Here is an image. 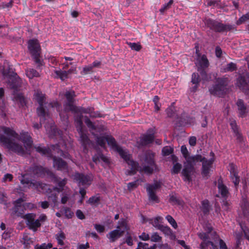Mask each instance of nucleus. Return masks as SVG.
<instances>
[{
	"label": "nucleus",
	"instance_id": "nucleus-16",
	"mask_svg": "<svg viewBox=\"0 0 249 249\" xmlns=\"http://www.w3.org/2000/svg\"><path fill=\"white\" fill-rule=\"evenodd\" d=\"M26 201V198L23 197L20 198L14 202L15 206L12 209V213L17 216H20L23 217L25 215L24 214V211L23 210V206L21 203Z\"/></svg>",
	"mask_w": 249,
	"mask_h": 249
},
{
	"label": "nucleus",
	"instance_id": "nucleus-24",
	"mask_svg": "<svg viewBox=\"0 0 249 249\" xmlns=\"http://www.w3.org/2000/svg\"><path fill=\"white\" fill-rule=\"evenodd\" d=\"M237 67L236 64L231 62L225 66H223L221 68V71L222 72H232L236 70Z\"/></svg>",
	"mask_w": 249,
	"mask_h": 249
},
{
	"label": "nucleus",
	"instance_id": "nucleus-21",
	"mask_svg": "<svg viewBox=\"0 0 249 249\" xmlns=\"http://www.w3.org/2000/svg\"><path fill=\"white\" fill-rule=\"evenodd\" d=\"M154 133H147L141 138L140 143L142 145H145L151 143L154 140Z\"/></svg>",
	"mask_w": 249,
	"mask_h": 249
},
{
	"label": "nucleus",
	"instance_id": "nucleus-20",
	"mask_svg": "<svg viewBox=\"0 0 249 249\" xmlns=\"http://www.w3.org/2000/svg\"><path fill=\"white\" fill-rule=\"evenodd\" d=\"M236 105L238 107V111L239 116L244 117L247 112L246 106L244 104L243 101L239 99L237 101Z\"/></svg>",
	"mask_w": 249,
	"mask_h": 249
},
{
	"label": "nucleus",
	"instance_id": "nucleus-56",
	"mask_svg": "<svg viewBox=\"0 0 249 249\" xmlns=\"http://www.w3.org/2000/svg\"><path fill=\"white\" fill-rule=\"evenodd\" d=\"M66 183V180L65 179H64L61 181H58V186L60 187V188H55L56 190H57L58 192H61L62 191V188L65 186V185Z\"/></svg>",
	"mask_w": 249,
	"mask_h": 249
},
{
	"label": "nucleus",
	"instance_id": "nucleus-3",
	"mask_svg": "<svg viewBox=\"0 0 249 249\" xmlns=\"http://www.w3.org/2000/svg\"><path fill=\"white\" fill-rule=\"evenodd\" d=\"M181 152L185 159L184 168L182 171V175L185 181H190L191 180V176L194 171V166L198 162H202V175L205 177L209 176L211 168L214 161L213 158L207 160L200 155L190 156L185 145H182L181 147Z\"/></svg>",
	"mask_w": 249,
	"mask_h": 249
},
{
	"label": "nucleus",
	"instance_id": "nucleus-25",
	"mask_svg": "<svg viewBox=\"0 0 249 249\" xmlns=\"http://www.w3.org/2000/svg\"><path fill=\"white\" fill-rule=\"evenodd\" d=\"M230 125L233 132L235 133L237 137V139H238L239 142H241L243 140L242 137L241 136V134L238 131L237 125L236 124L235 121L234 120H230Z\"/></svg>",
	"mask_w": 249,
	"mask_h": 249
},
{
	"label": "nucleus",
	"instance_id": "nucleus-33",
	"mask_svg": "<svg viewBox=\"0 0 249 249\" xmlns=\"http://www.w3.org/2000/svg\"><path fill=\"white\" fill-rule=\"evenodd\" d=\"M159 230L162 231L164 234L167 236H171L173 234L171 229L168 226L162 225L159 228Z\"/></svg>",
	"mask_w": 249,
	"mask_h": 249
},
{
	"label": "nucleus",
	"instance_id": "nucleus-49",
	"mask_svg": "<svg viewBox=\"0 0 249 249\" xmlns=\"http://www.w3.org/2000/svg\"><path fill=\"white\" fill-rule=\"evenodd\" d=\"M172 151L173 149L170 146L164 147L162 150V152L164 156L169 155Z\"/></svg>",
	"mask_w": 249,
	"mask_h": 249
},
{
	"label": "nucleus",
	"instance_id": "nucleus-34",
	"mask_svg": "<svg viewBox=\"0 0 249 249\" xmlns=\"http://www.w3.org/2000/svg\"><path fill=\"white\" fill-rule=\"evenodd\" d=\"M35 148L36 151L41 154L42 155H48L49 154V149L43 147H42L41 145H39L37 146H35Z\"/></svg>",
	"mask_w": 249,
	"mask_h": 249
},
{
	"label": "nucleus",
	"instance_id": "nucleus-32",
	"mask_svg": "<svg viewBox=\"0 0 249 249\" xmlns=\"http://www.w3.org/2000/svg\"><path fill=\"white\" fill-rule=\"evenodd\" d=\"M100 200V196L98 195H96L90 197L87 202L91 205H98L99 203Z\"/></svg>",
	"mask_w": 249,
	"mask_h": 249
},
{
	"label": "nucleus",
	"instance_id": "nucleus-27",
	"mask_svg": "<svg viewBox=\"0 0 249 249\" xmlns=\"http://www.w3.org/2000/svg\"><path fill=\"white\" fill-rule=\"evenodd\" d=\"M163 218L161 216H157L153 219L148 220L149 223L151 224L154 227L159 229V228L161 226L160 223L162 222Z\"/></svg>",
	"mask_w": 249,
	"mask_h": 249
},
{
	"label": "nucleus",
	"instance_id": "nucleus-9",
	"mask_svg": "<svg viewBox=\"0 0 249 249\" xmlns=\"http://www.w3.org/2000/svg\"><path fill=\"white\" fill-rule=\"evenodd\" d=\"M205 24L208 27L215 32H220L231 29L229 25H224L211 19H206Z\"/></svg>",
	"mask_w": 249,
	"mask_h": 249
},
{
	"label": "nucleus",
	"instance_id": "nucleus-61",
	"mask_svg": "<svg viewBox=\"0 0 249 249\" xmlns=\"http://www.w3.org/2000/svg\"><path fill=\"white\" fill-rule=\"evenodd\" d=\"M248 19H249V13L241 17L238 20V22L239 23H241Z\"/></svg>",
	"mask_w": 249,
	"mask_h": 249
},
{
	"label": "nucleus",
	"instance_id": "nucleus-60",
	"mask_svg": "<svg viewBox=\"0 0 249 249\" xmlns=\"http://www.w3.org/2000/svg\"><path fill=\"white\" fill-rule=\"evenodd\" d=\"M248 19H249V13L241 17L238 20V22L239 23H241Z\"/></svg>",
	"mask_w": 249,
	"mask_h": 249
},
{
	"label": "nucleus",
	"instance_id": "nucleus-23",
	"mask_svg": "<svg viewBox=\"0 0 249 249\" xmlns=\"http://www.w3.org/2000/svg\"><path fill=\"white\" fill-rule=\"evenodd\" d=\"M169 202L174 205H180L182 206L183 202L181 200L177 195L174 193H171L170 196Z\"/></svg>",
	"mask_w": 249,
	"mask_h": 249
},
{
	"label": "nucleus",
	"instance_id": "nucleus-63",
	"mask_svg": "<svg viewBox=\"0 0 249 249\" xmlns=\"http://www.w3.org/2000/svg\"><path fill=\"white\" fill-rule=\"evenodd\" d=\"M68 73V75L72 74V73H76V65L73 66L68 71H66Z\"/></svg>",
	"mask_w": 249,
	"mask_h": 249
},
{
	"label": "nucleus",
	"instance_id": "nucleus-2",
	"mask_svg": "<svg viewBox=\"0 0 249 249\" xmlns=\"http://www.w3.org/2000/svg\"><path fill=\"white\" fill-rule=\"evenodd\" d=\"M3 130L8 136L0 135V142L6 148L20 155L31 153L33 149V141L28 132H22L20 133V138L24 143L23 146L20 143V139L15 136V132L14 131L6 127H5Z\"/></svg>",
	"mask_w": 249,
	"mask_h": 249
},
{
	"label": "nucleus",
	"instance_id": "nucleus-28",
	"mask_svg": "<svg viewBox=\"0 0 249 249\" xmlns=\"http://www.w3.org/2000/svg\"><path fill=\"white\" fill-rule=\"evenodd\" d=\"M26 74L29 79H32L34 77H38L40 76L39 73L36 70L32 68L27 69L26 70Z\"/></svg>",
	"mask_w": 249,
	"mask_h": 249
},
{
	"label": "nucleus",
	"instance_id": "nucleus-54",
	"mask_svg": "<svg viewBox=\"0 0 249 249\" xmlns=\"http://www.w3.org/2000/svg\"><path fill=\"white\" fill-rule=\"evenodd\" d=\"M85 123L87 125L89 128L92 130L95 129V126L93 124V123L90 121V120L86 118L85 119Z\"/></svg>",
	"mask_w": 249,
	"mask_h": 249
},
{
	"label": "nucleus",
	"instance_id": "nucleus-35",
	"mask_svg": "<svg viewBox=\"0 0 249 249\" xmlns=\"http://www.w3.org/2000/svg\"><path fill=\"white\" fill-rule=\"evenodd\" d=\"M191 81L193 84L196 85L194 88V89L196 90L197 87V85L198 84V83L200 82V78H199V75L197 73H193L192 74V81Z\"/></svg>",
	"mask_w": 249,
	"mask_h": 249
},
{
	"label": "nucleus",
	"instance_id": "nucleus-12",
	"mask_svg": "<svg viewBox=\"0 0 249 249\" xmlns=\"http://www.w3.org/2000/svg\"><path fill=\"white\" fill-rule=\"evenodd\" d=\"M65 95L67 99V102L64 105L65 111H77V107L73 105V98L75 96L74 92L72 90L67 91Z\"/></svg>",
	"mask_w": 249,
	"mask_h": 249
},
{
	"label": "nucleus",
	"instance_id": "nucleus-22",
	"mask_svg": "<svg viewBox=\"0 0 249 249\" xmlns=\"http://www.w3.org/2000/svg\"><path fill=\"white\" fill-rule=\"evenodd\" d=\"M197 234L199 237L203 240V241L200 244V249H208V246L210 245V241L208 240V235L204 232H199Z\"/></svg>",
	"mask_w": 249,
	"mask_h": 249
},
{
	"label": "nucleus",
	"instance_id": "nucleus-13",
	"mask_svg": "<svg viewBox=\"0 0 249 249\" xmlns=\"http://www.w3.org/2000/svg\"><path fill=\"white\" fill-rule=\"evenodd\" d=\"M36 215L35 213H28L25 214L22 218L26 220V224L29 229L33 230L34 231L41 226L38 220L35 219Z\"/></svg>",
	"mask_w": 249,
	"mask_h": 249
},
{
	"label": "nucleus",
	"instance_id": "nucleus-1",
	"mask_svg": "<svg viewBox=\"0 0 249 249\" xmlns=\"http://www.w3.org/2000/svg\"><path fill=\"white\" fill-rule=\"evenodd\" d=\"M106 140L108 144L117 151L130 166V170L128 171L127 173L128 175L134 174L138 170L140 172H144L148 174H151L156 169L154 160V155L152 152H145L141 156L142 166L139 167L138 164L131 160V155L127 151L117 144L113 138L108 136L107 137Z\"/></svg>",
	"mask_w": 249,
	"mask_h": 249
},
{
	"label": "nucleus",
	"instance_id": "nucleus-45",
	"mask_svg": "<svg viewBox=\"0 0 249 249\" xmlns=\"http://www.w3.org/2000/svg\"><path fill=\"white\" fill-rule=\"evenodd\" d=\"M101 160L105 162H109L108 159L106 157H105V156H104L103 154H99L98 157H93V160L95 162H96L97 161V160Z\"/></svg>",
	"mask_w": 249,
	"mask_h": 249
},
{
	"label": "nucleus",
	"instance_id": "nucleus-51",
	"mask_svg": "<svg viewBox=\"0 0 249 249\" xmlns=\"http://www.w3.org/2000/svg\"><path fill=\"white\" fill-rule=\"evenodd\" d=\"M48 198L50 201H52L53 203L54 206L57 205V197L56 194H52L49 196Z\"/></svg>",
	"mask_w": 249,
	"mask_h": 249
},
{
	"label": "nucleus",
	"instance_id": "nucleus-37",
	"mask_svg": "<svg viewBox=\"0 0 249 249\" xmlns=\"http://www.w3.org/2000/svg\"><path fill=\"white\" fill-rule=\"evenodd\" d=\"M56 238L59 245H64L63 240L65 238V235L64 232L60 231L56 234Z\"/></svg>",
	"mask_w": 249,
	"mask_h": 249
},
{
	"label": "nucleus",
	"instance_id": "nucleus-30",
	"mask_svg": "<svg viewBox=\"0 0 249 249\" xmlns=\"http://www.w3.org/2000/svg\"><path fill=\"white\" fill-rule=\"evenodd\" d=\"M231 178L235 187H236L240 181V179L237 174L233 169H231Z\"/></svg>",
	"mask_w": 249,
	"mask_h": 249
},
{
	"label": "nucleus",
	"instance_id": "nucleus-40",
	"mask_svg": "<svg viewBox=\"0 0 249 249\" xmlns=\"http://www.w3.org/2000/svg\"><path fill=\"white\" fill-rule=\"evenodd\" d=\"M140 182H142V180L138 179L134 182H130L127 184V188L129 190H132L136 188L139 184Z\"/></svg>",
	"mask_w": 249,
	"mask_h": 249
},
{
	"label": "nucleus",
	"instance_id": "nucleus-55",
	"mask_svg": "<svg viewBox=\"0 0 249 249\" xmlns=\"http://www.w3.org/2000/svg\"><path fill=\"white\" fill-rule=\"evenodd\" d=\"M23 207L25 209L32 210L36 208V205L32 203H26L24 204Z\"/></svg>",
	"mask_w": 249,
	"mask_h": 249
},
{
	"label": "nucleus",
	"instance_id": "nucleus-43",
	"mask_svg": "<svg viewBox=\"0 0 249 249\" xmlns=\"http://www.w3.org/2000/svg\"><path fill=\"white\" fill-rule=\"evenodd\" d=\"M129 47L133 50L136 51H139L141 48L142 46L139 43H127Z\"/></svg>",
	"mask_w": 249,
	"mask_h": 249
},
{
	"label": "nucleus",
	"instance_id": "nucleus-59",
	"mask_svg": "<svg viewBox=\"0 0 249 249\" xmlns=\"http://www.w3.org/2000/svg\"><path fill=\"white\" fill-rule=\"evenodd\" d=\"M166 113L167 116L169 117H171L173 116L174 112V107L172 106L169 107L166 109Z\"/></svg>",
	"mask_w": 249,
	"mask_h": 249
},
{
	"label": "nucleus",
	"instance_id": "nucleus-44",
	"mask_svg": "<svg viewBox=\"0 0 249 249\" xmlns=\"http://www.w3.org/2000/svg\"><path fill=\"white\" fill-rule=\"evenodd\" d=\"M45 169L42 167L36 166L34 170V173L37 176H41L44 173Z\"/></svg>",
	"mask_w": 249,
	"mask_h": 249
},
{
	"label": "nucleus",
	"instance_id": "nucleus-41",
	"mask_svg": "<svg viewBox=\"0 0 249 249\" xmlns=\"http://www.w3.org/2000/svg\"><path fill=\"white\" fill-rule=\"evenodd\" d=\"M22 242L24 244H27L26 245L25 247L26 249L28 248V245H30L31 243L33 242L32 240L31 239V238L28 236L27 234H24L23 237L22 238Z\"/></svg>",
	"mask_w": 249,
	"mask_h": 249
},
{
	"label": "nucleus",
	"instance_id": "nucleus-62",
	"mask_svg": "<svg viewBox=\"0 0 249 249\" xmlns=\"http://www.w3.org/2000/svg\"><path fill=\"white\" fill-rule=\"evenodd\" d=\"M196 138L195 136H192L190 138L189 142L191 146H195L196 144Z\"/></svg>",
	"mask_w": 249,
	"mask_h": 249
},
{
	"label": "nucleus",
	"instance_id": "nucleus-39",
	"mask_svg": "<svg viewBox=\"0 0 249 249\" xmlns=\"http://www.w3.org/2000/svg\"><path fill=\"white\" fill-rule=\"evenodd\" d=\"M173 0H170L168 3H165L163 5V6L160 9V12L161 14H163L164 11L167 10L171 7V5L173 3Z\"/></svg>",
	"mask_w": 249,
	"mask_h": 249
},
{
	"label": "nucleus",
	"instance_id": "nucleus-53",
	"mask_svg": "<svg viewBox=\"0 0 249 249\" xmlns=\"http://www.w3.org/2000/svg\"><path fill=\"white\" fill-rule=\"evenodd\" d=\"M139 237L142 240L147 241L150 239V236L148 233L142 232L140 235H139Z\"/></svg>",
	"mask_w": 249,
	"mask_h": 249
},
{
	"label": "nucleus",
	"instance_id": "nucleus-19",
	"mask_svg": "<svg viewBox=\"0 0 249 249\" xmlns=\"http://www.w3.org/2000/svg\"><path fill=\"white\" fill-rule=\"evenodd\" d=\"M53 167L58 170H63L67 169V165L61 159L54 157L53 158Z\"/></svg>",
	"mask_w": 249,
	"mask_h": 249
},
{
	"label": "nucleus",
	"instance_id": "nucleus-6",
	"mask_svg": "<svg viewBox=\"0 0 249 249\" xmlns=\"http://www.w3.org/2000/svg\"><path fill=\"white\" fill-rule=\"evenodd\" d=\"M196 53L197 54V58L195 62V64L197 67V71H200L202 79L208 80L205 77H206V72L205 71V69L209 66V60L205 55H201L199 53L198 50H196Z\"/></svg>",
	"mask_w": 249,
	"mask_h": 249
},
{
	"label": "nucleus",
	"instance_id": "nucleus-36",
	"mask_svg": "<svg viewBox=\"0 0 249 249\" xmlns=\"http://www.w3.org/2000/svg\"><path fill=\"white\" fill-rule=\"evenodd\" d=\"M61 212H63L65 216L68 218H71L73 216V213L71 211V209L68 207H63Z\"/></svg>",
	"mask_w": 249,
	"mask_h": 249
},
{
	"label": "nucleus",
	"instance_id": "nucleus-50",
	"mask_svg": "<svg viewBox=\"0 0 249 249\" xmlns=\"http://www.w3.org/2000/svg\"><path fill=\"white\" fill-rule=\"evenodd\" d=\"M181 168V165L179 163H177L174 164L173 169L172 173L178 174L180 171Z\"/></svg>",
	"mask_w": 249,
	"mask_h": 249
},
{
	"label": "nucleus",
	"instance_id": "nucleus-46",
	"mask_svg": "<svg viewBox=\"0 0 249 249\" xmlns=\"http://www.w3.org/2000/svg\"><path fill=\"white\" fill-rule=\"evenodd\" d=\"M203 228L206 231H207V233H205L207 235H208V239H210L209 237V233L211 232L212 230V227L211 224L209 223H204L203 224Z\"/></svg>",
	"mask_w": 249,
	"mask_h": 249
},
{
	"label": "nucleus",
	"instance_id": "nucleus-8",
	"mask_svg": "<svg viewBox=\"0 0 249 249\" xmlns=\"http://www.w3.org/2000/svg\"><path fill=\"white\" fill-rule=\"evenodd\" d=\"M217 84L210 89L211 94L218 96H222L225 92V87L228 83L227 78H218L216 79Z\"/></svg>",
	"mask_w": 249,
	"mask_h": 249
},
{
	"label": "nucleus",
	"instance_id": "nucleus-47",
	"mask_svg": "<svg viewBox=\"0 0 249 249\" xmlns=\"http://www.w3.org/2000/svg\"><path fill=\"white\" fill-rule=\"evenodd\" d=\"M93 67L91 65L86 66L83 68V71L81 73L84 75L87 74L89 73L92 72Z\"/></svg>",
	"mask_w": 249,
	"mask_h": 249
},
{
	"label": "nucleus",
	"instance_id": "nucleus-29",
	"mask_svg": "<svg viewBox=\"0 0 249 249\" xmlns=\"http://www.w3.org/2000/svg\"><path fill=\"white\" fill-rule=\"evenodd\" d=\"M54 73L56 74V78H60L61 80H64L69 77V75L66 71H55Z\"/></svg>",
	"mask_w": 249,
	"mask_h": 249
},
{
	"label": "nucleus",
	"instance_id": "nucleus-42",
	"mask_svg": "<svg viewBox=\"0 0 249 249\" xmlns=\"http://www.w3.org/2000/svg\"><path fill=\"white\" fill-rule=\"evenodd\" d=\"M166 219L174 228H177V223L172 216L170 215H168L166 216Z\"/></svg>",
	"mask_w": 249,
	"mask_h": 249
},
{
	"label": "nucleus",
	"instance_id": "nucleus-48",
	"mask_svg": "<svg viewBox=\"0 0 249 249\" xmlns=\"http://www.w3.org/2000/svg\"><path fill=\"white\" fill-rule=\"evenodd\" d=\"M107 137H98L97 139V142L98 144L101 147H104L106 145L107 142Z\"/></svg>",
	"mask_w": 249,
	"mask_h": 249
},
{
	"label": "nucleus",
	"instance_id": "nucleus-31",
	"mask_svg": "<svg viewBox=\"0 0 249 249\" xmlns=\"http://www.w3.org/2000/svg\"><path fill=\"white\" fill-rule=\"evenodd\" d=\"M162 239V237L157 232H153L150 238L151 241L152 242H161Z\"/></svg>",
	"mask_w": 249,
	"mask_h": 249
},
{
	"label": "nucleus",
	"instance_id": "nucleus-10",
	"mask_svg": "<svg viewBox=\"0 0 249 249\" xmlns=\"http://www.w3.org/2000/svg\"><path fill=\"white\" fill-rule=\"evenodd\" d=\"M21 183L23 184H28L29 187L35 188L38 190V191L42 193L47 192L48 189V186L39 182H32L26 178V176H22V179L20 180Z\"/></svg>",
	"mask_w": 249,
	"mask_h": 249
},
{
	"label": "nucleus",
	"instance_id": "nucleus-64",
	"mask_svg": "<svg viewBox=\"0 0 249 249\" xmlns=\"http://www.w3.org/2000/svg\"><path fill=\"white\" fill-rule=\"evenodd\" d=\"M76 214L77 217L80 219H84L85 218L84 214H83V212L80 210H77Z\"/></svg>",
	"mask_w": 249,
	"mask_h": 249
},
{
	"label": "nucleus",
	"instance_id": "nucleus-58",
	"mask_svg": "<svg viewBox=\"0 0 249 249\" xmlns=\"http://www.w3.org/2000/svg\"><path fill=\"white\" fill-rule=\"evenodd\" d=\"M94 228L98 232L100 233L104 232L105 231L104 226L100 224H95Z\"/></svg>",
	"mask_w": 249,
	"mask_h": 249
},
{
	"label": "nucleus",
	"instance_id": "nucleus-26",
	"mask_svg": "<svg viewBox=\"0 0 249 249\" xmlns=\"http://www.w3.org/2000/svg\"><path fill=\"white\" fill-rule=\"evenodd\" d=\"M218 188L219 192L223 197H225L228 194V190L227 187L224 185L221 179L218 180Z\"/></svg>",
	"mask_w": 249,
	"mask_h": 249
},
{
	"label": "nucleus",
	"instance_id": "nucleus-57",
	"mask_svg": "<svg viewBox=\"0 0 249 249\" xmlns=\"http://www.w3.org/2000/svg\"><path fill=\"white\" fill-rule=\"evenodd\" d=\"M13 179V175L10 174H6L4 175L2 178V181L3 182L11 181Z\"/></svg>",
	"mask_w": 249,
	"mask_h": 249
},
{
	"label": "nucleus",
	"instance_id": "nucleus-17",
	"mask_svg": "<svg viewBox=\"0 0 249 249\" xmlns=\"http://www.w3.org/2000/svg\"><path fill=\"white\" fill-rule=\"evenodd\" d=\"M74 178L79 181L80 185H89L91 182L92 178L89 176H86L83 174L77 173L74 176Z\"/></svg>",
	"mask_w": 249,
	"mask_h": 249
},
{
	"label": "nucleus",
	"instance_id": "nucleus-15",
	"mask_svg": "<svg viewBox=\"0 0 249 249\" xmlns=\"http://www.w3.org/2000/svg\"><path fill=\"white\" fill-rule=\"evenodd\" d=\"M160 187V183L159 182H156L153 184H148L146 190L148 193L149 198L150 200L158 202V196L156 195V191Z\"/></svg>",
	"mask_w": 249,
	"mask_h": 249
},
{
	"label": "nucleus",
	"instance_id": "nucleus-14",
	"mask_svg": "<svg viewBox=\"0 0 249 249\" xmlns=\"http://www.w3.org/2000/svg\"><path fill=\"white\" fill-rule=\"evenodd\" d=\"M77 130L80 135V141L82 144L86 147L90 144V140L88 136L85 134L83 130V123L81 117L76 119V124Z\"/></svg>",
	"mask_w": 249,
	"mask_h": 249
},
{
	"label": "nucleus",
	"instance_id": "nucleus-5",
	"mask_svg": "<svg viewBox=\"0 0 249 249\" xmlns=\"http://www.w3.org/2000/svg\"><path fill=\"white\" fill-rule=\"evenodd\" d=\"M20 79H15L10 78L9 83L10 87L14 89L13 91V100L18 103L21 106H24L25 105V99L20 93L17 92L18 89L20 87Z\"/></svg>",
	"mask_w": 249,
	"mask_h": 249
},
{
	"label": "nucleus",
	"instance_id": "nucleus-4",
	"mask_svg": "<svg viewBox=\"0 0 249 249\" xmlns=\"http://www.w3.org/2000/svg\"><path fill=\"white\" fill-rule=\"evenodd\" d=\"M34 98L39 105V107L37 108V113L38 116L40 117V123L45 120L50 119L49 114L46 110L44 108L45 107H55L58 111H59V105L57 102L50 103L47 106V104L45 101V96L40 91L37 90L35 92Z\"/></svg>",
	"mask_w": 249,
	"mask_h": 249
},
{
	"label": "nucleus",
	"instance_id": "nucleus-38",
	"mask_svg": "<svg viewBox=\"0 0 249 249\" xmlns=\"http://www.w3.org/2000/svg\"><path fill=\"white\" fill-rule=\"evenodd\" d=\"M53 247V245L51 243H48V244H42L41 245L37 244L35 246V249H49L52 248Z\"/></svg>",
	"mask_w": 249,
	"mask_h": 249
},
{
	"label": "nucleus",
	"instance_id": "nucleus-18",
	"mask_svg": "<svg viewBox=\"0 0 249 249\" xmlns=\"http://www.w3.org/2000/svg\"><path fill=\"white\" fill-rule=\"evenodd\" d=\"M75 113H77V114L80 113V115H77V116L75 118V122H76V119H79L80 117H81V119H82V114L83 113H86L89 114L90 115V117H96L98 116V114L94 113L93 112V108L92 107H89L87 108H78L77 107V111H74Z\"/></svg>",
	"mask_w": 249,
	"mask_h": 249
},
{
	"label": "nucleus",
	"instance_id": "nucleus-52",
	"mask_svg": "<svg viewBox=\"0 0 249 249\" xmlns=\"http://www.w3.org/2000/svg\"><path fill=\"white\" fill-rule=\"evenodd\" d=\"M202 209L204 213H206L209 211V205L208 200H204L202 202Z\"/></svg>",
	"mask_w": 249,
	"mask_h": 249
},
{
	"label": "nucleus",
	"instance_id": "nucleus-7",
	"mask_svg": "<svg viewBox=\"0 0 249 249\" xmlns=\"http://www.w3.org/2000/svg\"><path fill=\"white\" fill-rule=\"evenodd\" d=\"M128 230L126 221L122 220L119 222V225L116 229L110 231L107 236L110 242H114L123 235L125 231Z\"/></svg>",
	"mask_w": 249,
	"mask_h": 249
},
{
	"label": "nucleus",
	"instance_id": "nucleus-11",
	"mask_svg": "<svg viewBox=\"0 0 249 249\" xmlns=\"http://www.w3.org/2000/svg\"><path fill=\"white\" fill-rule=\"evenodd\" d=\"M28 48L34 56L35 61L36 63H40L39 51L40 46L36 39H32L28 42Z\"/></svg>",
	"mask_w": 249,
	"mask_h": 249
}]
</instances>
